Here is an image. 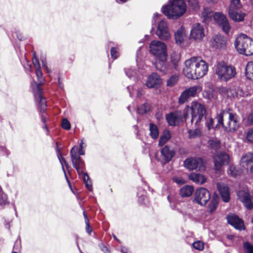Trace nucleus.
Returning a JSON list of instances; mask_svg holds the SVG:
<instances>
[{
	"mask_svg": "<svg viewBox=\"0 0 253 253\" xmlns=\"http://www.w3.org/2000/svg\"><path fill=\"white\" fill-rule=\"evenodd\" d=\"M209 69L208 63L200 57H192L185 61L183 73L188 79H198L207 74Z\"/></svg>",
	"mask_w": 253,
	"mask_h": 253,
	"instance_id": "f257e3e1",
	"label": "nucleus"
},
{
	"mask_svg": "<svg viewBox=\"0 0 253 253\" xmlns=\"http://www.w3.org/2000/svg\"><path fill=\"white\" fill-rule=\"evenodd\" d=\"M150 52L158 59L155 65L157 70L165 72L167 60V46L166 44L158 41H153L149 45Z\"/></svg>",
	"mask_w": 253,
	"mask_h": 253,
	"instance_id": "f03ea898",
	"label": "nucleus"
},
{
	"mask_svg": "<svg viewBox=\"0 0 253 253\" xmlns=\"http://www.w3.org/2000/svg\"><path fill=\"white\" fill-rule=\"evenodd\" d=\"M186 10V4L183 0H170L169 5L164 6L162 8L163 13L169 19L179 18Z\"/></svg>",
	"mask_w": 253,
	"mask_h": 253,
	"instance_id": "7ed1b4c3",
	"label": "nucleus"
},
{
	"mask_svg": "<svg viewBox=\"0 0 253 253\" xmlns=\"http://www.w3.org/2000/svg\"><path fill=\"white\" fill-rule=\"evenodd\" d=\"M218 125L230 131H235L239 126L238 116L229 110H222L216 117Z\"/></svg>",
	"mask_w": 253,
	"mask_h": 253,
	"instance_id": "20e7f679",
	"label": "nucleus"
},
{
	"mask_svg": "<svg viewBox=\"0 0 253 253\" xmlns=\"http://www.w3.org/2000/svg\"><path fill=\"white\" fill-rule=\"evenodd\" d=\"M36 74L39 83H34L35 87H33V93L40 112L44 113L46 109V102L45 98L42 96V91L41 88V84L43 81L41 68L36 69Z\"/></svg>",
	"mask_w": 253,
	"mask_h": 253,
	"instance_id": "39448f33",
	"label": "nucleus"
},
{
	"mask_svg": "<svg viewBox=\"0 0 253 253\" xmlns=\"http://www.w3.org/2000/svg\"><path fill=\"white\" fill-rule=\"evenodd\" d=\"M235 46L237 51L246 56L253 54V42L246 35L241 34L236 39Z\"/></svg>",
	"mask_w": 253,
	"mask_h": 253,
	"instance_id": "423d86ee",
	"label": "nucleus"
},
{
	"mask_svg": "<svg viewBox=\"0 0 253 253\" xmlns=\"http://www.w3.org/2000/svg\"><path fill=\"white\" fill-rule=\"evenodd\" d=\"M214 71L218 78L225 82L234 78L236 74L235 68L227 65L224 62L217 63L215 66Z\"/></svg>",
	"mask_w": 253,
	"mask_h": 253,
	"instance_id": "0eeeda50",
	"label": "nucleus"
},
{
	"mask_svg": "<svg viewBox=\"0 0 253 253\" xmlns=\"http://www.w3.org/2000/svg\"><path fill=\"white\" fill-rule=\"evenodd\" d=\"M191 115V123L196 126H202V122L205 116L206 110L205 106L197 101H193L190 107Z\"/></svg>",
	"mask_w": 253,
	"mask_h": 253,
	"instance_id": "6e6552de",
	"label": "nucleus"
},
{
	"mask_svg": "<svg viewBox=\"0 0 253 253\" xmlns=\"http://www.w3.org/2000/svg\"><path fill=\"white\" fill-rule=\"evenodd\" d=\"M241 8V4L240 0H230L228 14L230 17L235 22H240L244 19L245 14L240 10Z\"/></svg>",
	"mask_w": 253,
	"mask_h": 253,
	"instance_id": "1a4fd4ad",
	"label": "nucleus"
},
{
	"mask_svg": "<svg viewBox=\"0 0 253 253\" xmlns=\"http://www.w3.org/2000/svg\"><path fill=\"white\" fill-rule=\"evenodd\" d=\"M78 147L74 146L70 151L72 162L74 168L76 169L79 175H81L84 172L85 165L84 162L81 159L77 153Z\"/></svg>",
	"mask_w": 253,
	"mask_h": 253,
	"instance_id": "9d476101",
	"label": "nucleus"
},
{
	"mask_svg": "<svg viewBox=\"0 0 253 253\" xmlns=\"http://www.w3.org/2000/svg\"><path fill=\"white\" fill-rule=\"evenodd\" d=\"M202 90L200 85H195L189 87L183 91L180 95L178 102L180 104H184L188 101L191 98L196 96L197 93Z\"/></svg>",
	"mask_w": 253,
	"mask_h": 253,
	"instance_id": "9b49d317",
	"label": "nucleus"
},
{
	"mask_svg": "<svg viewBox=\"0 0 253 253\" xmlns=\"http://www.w3.org/2000/svg\"><path fill=\"white\" fill-rule=\"evenodd\" d=\"M184 166L189 169L203 170L205 165L203 159L200 158H189L184 162Z\"/></svg>",
	"mask_w": 253,
	"mask_h": 253,
	"instance_id": "f8f14e48",
	"label": "nucleus"
},
{
	"mask_svg": "<svg viewBox=\"0 0 253 253\" xmlns=\"http://www.w3.org/2000/svg\"><path fill=\"white\" fill-rule=\"evenodd\" d=\"M220 93L227 97H238L244 96L245 93L239 86L222 87L220 89Z\"/></svg>",
	"mask_w": 253,
	"mask_h": 253,
	"instance_id": "ddd939ff",
	"label": "nucleus"
},
{
	"mask_svg": "<svg viewBox=\"0 0 253 253\" xmlns=\"http://www.w3.org/2000/svg\"><path fill=\"white\" fill-rule=\"evenodd\" d=\"M210 198L209 191L204 188H201L196 190L194 194V202L201 206H205Z\"/></svg>",
	"mask_w": 253,
	"mask_h": 253,
	"instance_id": "4468645a",
	"label": "nucleus"
},
{
	"mask_svg": "<svg viewBox=\"0 0 253 253\" xmlns=\"http://www.w3.org/2000/svg\"><path fill=\"white\" fill-rule=\"evenodd\" d=\"M156 35L162 40H168L170 38V34L167 22L162 19L158 23Z\"/></svg>",
	"mask_w": 253,
	"mask_h": 253,
	"instance_id": "2eb2a0df",
	"label": "nucleus"
},
{
	"mask_svg": "<svg viewBox=\"0 0 253 253\" xmlns=\"http://www.w3.org/2000/svg\"><path fill=\"white\" fill-rule=\"evenodd\" d=\"M205 30L200 23L193 25L191 32L190 37L197 42L201 41L205 37Z\"/></svg>",
	"mask_w": 253,
	"mask_h": 253,
	"instance_id": "dca6fc26",
	"label": "nucleus"
},
{
	"mask_svg": "<svg viewBox=\"0 0 253 253\" xmlns=\"http://www.w3.org/2000/svg\"><path fill=\"white\" fill-rule=\"evenodd\" d=\"M213 161L215 170H219L222 166L228 164L229 156L225 152L217 153L213 157Z\"/></svg>",
	"mask_w": 253,
	"mask_h": 253,
	"instance_id": "f3484780",
	"label": "nucleus"
},
{
	"mask_svg": "<svg viewBox=\"0 0 253 253\" xmlns=\"http://www.w3.org/2000/svg\"><path fill=\"white\" fill-rule=\"evenodd\" d=\"M240 165L253 176V154L248 153L242 156Z\"/></svg>",
	"mask_w": 253,
	"mask_h": 253,
	"instance_id": "a211bd4d",
	"label": "nucleus"
},
{
	"mask_svg": "<svg viewBox=\"0 0 253 253\" xmlns=\"http://www.w3.org/2000/svg\"><path fill=\"white\" fill-rule=\"evenodd\" d=\"M213 17L219 27L226 34H228L230 29V26L226 17L220 12L215 13Z\"/></svg>",
	"mask_w": 253,
	"mask_h": 253,
	"instance_id": "6ab92c4d",
	"label": "nucleus"
},
{
	"mask_svg": "<svg viewBox=\"0 0 253 253\" xmlns=\"http://www.w3.org/2000/svg\"><path fill=\"white\" fill-rule=\"evenodd\" d=\"M238 196L247 209H251L253 208V198L249 194L248 191L246 190L239 191Z\"/></svg>",
	"mask_w": 253,
	"mask_h": 253,
	"instance_id": "aec40b11",
	"label": "nucleus"
},
{
	"mask_svg": "<svg viewBox=\"0 0 253 253\" xmlns=\"http://www.w3.org/2000/svg\"><path fill=\"white\" fill-rule=\"evenodd\" d=\"M161 83L162 80L160 76L157 73H153L148 76L146 85L148 88H157Z\"/></svg>",
	"mask_w": 253,
	"mask_h": 253,
	"instance_id": "412c9836",
	"label": "nucleus"
},
{
	"mask_svg": "<svg viewBox=\"0 0 253 253\" xmlns=\"http://www.w3.org/2000/svg\"><path fill=\"white\" fill-rule=\"evenodd\" d=\"M167 120L170 126H176L182 120V114L181 112L175 111L167 116Z\"/></svg>",
	"mask_w": 253,
	"mask_h": 253,
	"instance_id": "4be33fe9",
	"label": "nucleus"
},
{
	"mask_svg": "<svg viewBox=\"0 0 253 253\" xmlns=\"http://www.w3.org/2000/svg\"><path fill=\"white\" fill-rule=\"evenodd\" d=\"M227 219L228 223L232 225L236 229L239 230L244 229L243 221L237 215L235 214L229 215L227 216Z\"/></svg>",
	"mask_w": 253,
	"mask_h": 253,
	"instance_id": "5701e85b",
	"label": "nucleus"
},
{
	"mask_svg": "<svg viewBox=\"0 0 253 253\" xmlns=\"http://www.w3.org/2000/svg\"><path fill=\"white\" fill-rule=\"evenodd\" d=\"M217 188L222 200L224 202H228L230 200V197L228 186L224 184H218L217 185Z\"/></svg>",
	"mask_w": 253,
	"mask_h": 253,
	"instance_id": "b1692460",
	"label": "nucleus"
},
{
	"mask_svg": "<svg viewBox=\"0 0 253 253\" xmlns=\"http://www.w3.org/2000/svg\"><path fill=\"white\" fill-rule=\"evenodd\" d=\"M226 39L221 35L215 36L211 41V45L217 48H224L226 45Z\"/></svg>",
	"mask_w": 253,
	"mask_h": 253,
	"instance_id": "393cba45",
	"label": "nucleus"
},
{
	"mask_svg": "<svg viewBox=\"0 0 253 253\" xmlns=\"http://www.w3.org/2000/svg\"><path fill=\"white\" fill-rule=\"evenodd\" d=\"M161 154L166 162L170 161L174 155V151L170 149L168 146H166L161 150Z\"/></svg>",
	"mask_w": 253,
	"mask_h": 253,
	"instance_id": "a878e982",
	"label": "nucleus"
},
{
	"mask_svg": "<svg viewBox=\"0 0 253 253\" xmlns=\"http://www.w3.org/2000/svg\"><path fill=\"white\" fill-rule=\"evenodd\" d=\"M189 178L194 182L200 184L204 183L206 180V178L203 175L198 173H191L189 175Z\"/></svg>",
	"mask_w": 253,
	"mask_h": 253,
	"instance_id": "bb28decb",
	"label": "nucleus"
},
{
	"mask_svg": "<svg viewBox=\"0 0 253 253\" xmlns=\"http://www.w3.org/2000/svg\"><path fill=\"white\" fill-rule=\"evenodd\" d=\"M185 36L186 34L184 29L182 27L179 28L175 33L174 35L176 43L178 44L182 43Z\"/></svg>",
	"mask_w": 253,
	"mask_h": 253,
	"instance_id": "cd10ccee",
	"label": "nucleus"
},
{
	"mask_svg": "<svg viewBox=\"0 0 253 253\" xmlns=\"http://www.w3.org/2000/svg\"><path fill=\"white\" fill-rule=\"evenodd\" d=\"M193 192V187L189 185H185L180 190V195L183 197L190 196Z\"/></svg>",
	"mask_w": 253,
	"mask_h": 253,
	"instance_id": "c85d7f7f",
	"label": "nucleus"
},
{
	"mask_svg": "<svg viewBox=\"0 0 253 253\" xmlns=\"http://www.w3.org/2000/svg\"><path fill=\"white\" fill-rule=\"evenodd\" d=\"M192 125L194 126L193 127H195V128L193 129H190L188 131V133L190 138H195L200 136L201 131L200 129L202 126L198 127V126H196L195 124H193Z\"/></svg>",
	"mask_w": 253,
	"mask_h": 253,
	"instance_id": "c756f323",
	"label": "nucleus"
},
{
	"mask_svg": "<svg viewBox=\"0 0 253 253\" xmlns=\"http://www.w3.org/2000/svg\"><path fill=\"white\" fill-rule=\"evenodd\" d=\"M149 130L150 136L153 139H156L159 136V132L157 126L153 124H150Z\"/></svg>",
	"mask_w": 253,
	"mask_h": 253,
	"instance_id": "7c9ffc66",
	"label": "nucleus"
},
{
	"mask_svg": "<svg viewBox=\"0 0 253 253\" xmlns=\"http://www.w3.org/2000/svg\"><path fill=\"white\" fill-rule=\"evenodd\" d=\"M80 176L83 178L86 187L91 191L92 190V182L88 174L86 173H84Z\"/></svg>",
	"mask_w": 253,
	"mask_h": 253,
	"instance_id": "2f4dec72",
	"label": "nucleus"
},
{
	"mask_svg": "<svg viewBox=\"0 0 253 253\" xmlns=\"http://www.w3.org/2000/svg\"><path fill=\"white\" fill-rule=\"evenodd\" d=\"M180 55L178 52L173 51L170 54V60L176 67L180 61Z\"/></svg>",
	"mask_w": 253,
	"mask_h": 253,
	"instance_id": "473e14b6",
	"label": "nucleus"
},
{
	"mask_svg": "<svg viewBox=\"0 0 253 253\" xmlns=\"http://www.w3.org/2000/svg\"><path fill=\"white\" fill-rule=\"evenodd\" d=\"M170 138V132L168 130H165L164 131L163 135L161 136L159 145L160 146L164 145L169 139Z\"/></svg>",
	"mask_w": 253,
	"mask_h": 253,
	"instance_id": "72a5a7b5",
	"label": "nucleus"
},
{
	"mask_svg": "<svg viewBox=\"0 0 253 253\" xmlns=\"http://www.w3.org/2000/svg\"><path fill=\"white\" fill-rule=\"evenodd\" d=\"M246 73L250 80H253V61L249 62L247 65Z\"/></svg>",
	"mask_w": 253,
	"mask_h": 253,
	"instance_id": "f704fd0d",
	"label": "nucleus"
},
{
	"mask_svg": "<svg viewBox=\"0 0 253 253\" xmlns=\"http://www.w3.org/2000/svg\"><path fill=\"white\" fill-rule=\"evenodd\" d=\"M209 146L213 149H217L220 146V143L217 138L210 139L208 141Z\"/></svg>",
	"mask_w": 253,
	"mask_h": 253,
	"instance_id": "c9c22d12",
	"label": "nucleus"
},
{
	"mask_svg": "<svg viewBox=\"0 0 253 253\" xmlns=\"http://www.w3.org/2000/svg\"><path fill=\"white\" fill-rule=\"evenodd\" d=\"M243 248L244 253H253V245L248 242L244 243Z\"/></svg>",
	"mask_w": 253,
	"mask_h": 253,
	"instance_id": "e433bc0d",
	"label": "nucleus"
},
{
	"mask_svg": "<svg viewBox=\"0 0 253 253\" xmlns=\"http://www.w3.org/2000/svg\"><path fill=\"white\" fill-rule=\"evenodd\" d=\"M217 205V200L215 198L212 199L209 206L208 211L211 213H212L216 209Z\"/></svg>",
	"mask_w": 253,
	"mask_h": 253,
	"instance_id": "4c0bfd02",
	"label": "nucleus"
},
{
	"mask_svg": "<svg viewBox=\"0 0 253 253\" xmlns=\"http://www.w3.org/2000/svg\"><path fill=\"white\" fill-rule=\"evenodd\" d=\"M202 15L204 18V22H206L209 18H211L212 16V12L210 8H205Z\"/></svg>",
	"mask_w": 253,
	"mask_h": 253,
	"instance_id": "58836bf2",
	"label": "nucleus"
},
{
	"mask_svg": "<svg viewBox=\"0 0 253 253\" xmlns=\"http://www.w3.org/2000/svg\"><path fill=\"white\" fill-rule=\"evenodd\" d=\"M228 174L233 177H236L239 174V171L233 165H230L227 171Z\"/></svg>",
	"mask_w": 253,
	"mask_h": 253,
	"instance_id": "ea45409f",
	"label": "nucleus"
},
{
	"mask_svg": "<svg viewBox=\"0 0 253 253\" xmlns=\"http://www.w3.org/2000/svg\"><path fill=\"white\" fill-rule=\"evenodd\" d=\"M150 106L148 103H145L139 107L137 109V112L139 114H143L149 110Z\"/></svg>",
	"mask_w": 253,
	"mask_h": 253,
	"instance_id": "a19ab883",
	"label": "nucleus"
},
{
	"mask_svg": "<svg viewBox=\"0 0 253 253\" xmlns=\"http://www.w3.org/2000/svg\"><path fill=\"white\" fill-rule=\"evenodd\" d=\"M178 76L177 75L172 76L167 81V85L169 86H173L177 82Z\"/></svg>",
	"mask_w": 253,
	"mask_h": 253,
	"instance_id": "79ce46f5",
	"label": "nucleus"
},
{
	"mask_svg": "<svg viewBox=\"0 0 253 253\" xmlns=\"http://www.w3.org/2000/svg\"><path fill=\"white\" fill-rule=\"evenodd\" d=\"M204 119H205L206 121L205 125L208 127V129H210L213 127V120L211 118L205 116Z\"/></svg>",
	"mask_w": 253,
	"mask_h": 253,
	"instance_id": "37998d69",
	"label": "nucleus"
},
{
	"mask_svg": "<svg viewBox=\"0 0 253 253\" xmlns=\"http://www.w3.org/2000/svg\"><path fill=\"white\" fill-rule=\"evenodd\" d=\"M57 156H58V159L61 164L62 169L64 172V174H65V177L67 179V180L68 182H69V180L67 179V176H66V174L65 173V169H64V168L63 167V164H64L66 166H67V162H66L65 159L61 156V154L59 153Z\"/></svg>",
	"mask_w": 253,
	"mask_h": 253,
	"instance_id": "c03bdc74",
	"label": "nucleus"
},
{
	"mask_svg": "<svg viewBox=\"0 0 253 253\" xmlns=\"http://www.w3.org/2000/svg\"><path fill=\"white\" fill-rule=\"evenodd\" d=\"M193 246L194 249L199 251H202L204 249V244L200 241H198L193 243Z\"/></svg>",
	"mask_w": 253,
	"mask_h": 253,
	"instance_id": "a18cd8bd",
	"label": "nucleus"
},
{
	"mask_svg": "<svg viewBox=\"0 0 253 253\" xmlns=\"http://www.w3.org/2000/svg\"><path fill=\"white\" fill-rule=\"evenodd\" d=\"M246 139L251 143H253V127L249 129L246 133Z\"/></svg>",
	"mask_w": 253,
	"mask_h": 253,
	"instance_id": "49530a36",
	"label": "nucleus"
},
{
	"mask_svg": "<svg viewBox=\"0 0 253 253\" xmlns=\"http://www.w3.org/2000/svg\"><path fill=\"white\" fill-rule=\"evenodd\" d=\"M62 127L66 130H69L71 128L70 123L67 119H63L61 123Z\"/></svg>",
	"mask_w": 253,
	"mask_h": 253,
	"instance_id": "de8ad7c7",
	"label": "nucleus"
},
{
	"mask_svg": "<svg viewBox=\"0 0 253 253\" xmlns=\"http://www.w3.org/2000/svg\"><path fill=\"white\" fill-rule=\"evenodd\" d=\"M125 73L126 75L129 78L134 77L136 75V71L131 68L126 69Z\"/></svg>",
	"mask_w": 253,
	"mask_h": 253,
	"instance_id": "09e8293b",
	"label": "nucleus"
},
{
	"mask_svg": "<svg viewBox=\"0 0 253 253\" xmlns=\"http://www.w3.org/2000/svg\"><path fill=\"white\" fill-rule=\"evenodd\" d=\"M84 217L85 219V224H86V231L88 234H90L92 231V229L89 225V220H88V219L87 217V215L85 214L84 211Z\"/></svg>",
	"mask_w": 253,
	"mask_h": 253,
	"instance_id": "8fccbe9b",
	"label": "nucleus"
},
{
	"mask_svg": "<svg viewBox=\"0 0 253 253\" xmlns=\"http://www.w3.org/2000/svg\"><path fill=\"white\" fill-rule=\"evenodd\" d=\"M172 179L174 182L178 185H182L186 182L185 180L181 177L174 176L173 177Z\"/></svg>",
	"mask_w": 253,
	"mask_h": 253,
	"instance_id": "3c124183",
	"label": "nucleus"
},
{
	"mask_svg": "<svg viewBox=\"0 0 253 253\" xmlns=\"http://www.w3.org/2000/svg\"><path fill=\"white\" fill-rule=\"evenodd\" d=\"M190 6L193 7L194 9H197L198 8V0H186Z\"/></svg>",
	"mask_w": 253,
	"mask_h": 253,
	"instance_id": "603ef678",
	"label": "nucleus"
},
{
	"mask_svg": "<svg viewBox=\"0 0 253 253\" xmlns=\"http://www.w3.org/2000/svg\"><path fill=\"white\" fill-rule=\"evenodd\" d=\"M168 199L170 203V207L172 209H175V198L173 195H169L168 196Z\"/></svg>",
	"mask_w": 253,
	"mask_h": 253,
	"instance_id": "864d4df0",
	"label": "nucleus"
},
{
	"mask_svg": "<svg viewBox=\"0 0 253 253\" xmlns=\"http://www.w3.org/2000/svg\"><path fill=\"white\" fill-rule=\"evenodd\" d=\"M111 55L112 58L116 59L118 58L119 54L117 51V48L116 47H112L111 49Z\"/></svg>",
	"mask_w": 253,
	"mask_h": 253,
	"instance_id": "5fc2aeb1",
	"label": "nucleus"
},
{
	"mask_svg": "<svg viewBox=\"0 0 253 253\" xmlns=\"http://www.w3.org/2000/svg\"><path fill=\"white\" fill-rule=\"evenodd\" d=\"M33 64L35 68V69L40 68V65L38 59L34 55L32 60Z\"/></svg>",
	"mask_w": 253,
	"mask_h": 253,
	"instance_id": "6e6d98bb",
	"label": "nucleus"
},
{
	"mask_svg": "<svg viewBox=\"0 0 253 253\" xmlns=\"http://www.w3.org/2000/svg\"><path fill=\"white\" fill-rule=\"evenodd\" d=\"M84 141L82 140L81 141V143L80 144V147H79V153L81 155H84V151L83 150L84 148Z\"/></svg>",
	"mask_w": 253,
	"mask_h": 253,
	"instance_id": "4d7b16f0",
	"label": "nucleus"
},
{
	"mask_svg": "<svg viewBox=\"0 0 253 253\" xmlns=\"http://www.w3.org/2000/svg\"><path fill=\"white\" fill-rule=\"evenodd\" d=\"M248 121L251 125H253V110L248 116Z\"/></svg>",
	"mask_w": 253,
	"mask_h": 253,
	"instance_id": "13d9d810",
	"label": "nucleus"
},
{
	"mask_svg": "<svg viewBox=\"0 0 253 253\" xmlns=\"http://www.w3.org/2000/svg\"><path fill=\"white\" fill-rule=\"evenodd\" d=\"M100 248L102 251H103L105 253H109L110 251H109L108 248L106 247L103 244H101L100 245Z\"/></svg>",
	"mask_w": 253,
	"mask_h": 253,
	"instance_id": "bf43d9fd",
	"label": "nucleus"
},
{
	"mask_svg": "<svg viewBox=\"0 0 253 253\" xmlns=\"http://www.w3.org/2000/svg\"><path fill=\"white\" fill-rule=\"evenodd\" d=\"M135 92L136 94L137 97H140L143 94V91L142 89L138 88L137 90H135Z\"/></svg>",
	"mask_w": 253,
	"mask_h": 253,
	"instance_id": "052dcab7",
	"label": "nucleus"
},
{
	"mask_svg": "<svg viewBox=\"0 0 253 253\" xmlns=\"http://www.w3.org/2000/svg\"><path fill=\"white\" fill-rule=\"evenodd\" d=\"M161 16V15L158 13H156L154 14L152 19V24H154L156 22V20Z\"/></svg>",
	"mask_w": 253,
	"mask_h": 253,
	"instance_id": "680f3d73",
	"label": "nucleus"
},
{
	"mask_svg": "<svg viewBox=\"0 0 253 253\" xmlns=\"http://www.w3.org/2000/svg\"><path fill=\"white\" fill-rule=\"evenodd\" d=\"M42 66L43 67L45 68V70L48 72H49V70H48V68L47 67V66H46V63L45 62H44V61L42 60Z\"/></svg>",
	"mask_w": 253,
	"mask_h": 253,
	"instance_id": "e2e57ef3",
	"label": "nucleus"
},
{
	"mask_svg": "<svg viewBox=\"0 0 253 253\" xmlns=\"http://www.w3.org/2000/svg\"><path fill=\"white\" fill-rule=\"evenodd\" d=\"M137 195L139 197V200L140 202H142L143 200L144 199L145 196L143 195H139V194L138 193Z\"/></svg>",
	"mask_w": 253,
	"mask_h": 253,
	"instance_id": "0e129e2a",
	"label": "nucleus"
},
{
	"mask_svg": "<svg viewBox=\"0 0 253 253\" xmlns=\"http://www.w3.org/2000/svg\"><path fill=\"white\" fill-rule=\"evenodd\" d=\"M5 151V148L1 146H0V153L4 152Z\"/></svg>",
	"mask_w": 253,
	"mask_h": 253,
	"instance_id": "69168bd1",
	"label": "nucleus"
},
{
	"mask_svg": "<svg viewBox=\"0 0 253 253\" xmlns=\"http://www.w3.org/2000/svg\"><path fill=\"white\" fill-rule=\"evenodd\" d=\"M42 120L43 123H45L46 122V118L45 117H44L43 116H42Z\"/></svg>",
	"mask_w": 253,
	"mask_h": 253,
	"instance_id": "338daca9",
	"label": "nucleus"
},
{
	"mask_svg": "<svg viewBox=\"0 0 253 253\" xmlns=\"http://www.w3.org/2000/svg\"><path fill=\"white\" fill-rule=\"evenodd\" d=\"M130 86H128L127 89H128V91L129 92L130 95L131 96L132 94V93L130 91Z\"/></svg>",
	"mask_w": 253,
	"mask_h": 253,
	"instance_id": "774afa93",
	"label": "nucleus"
}]
</instances>
